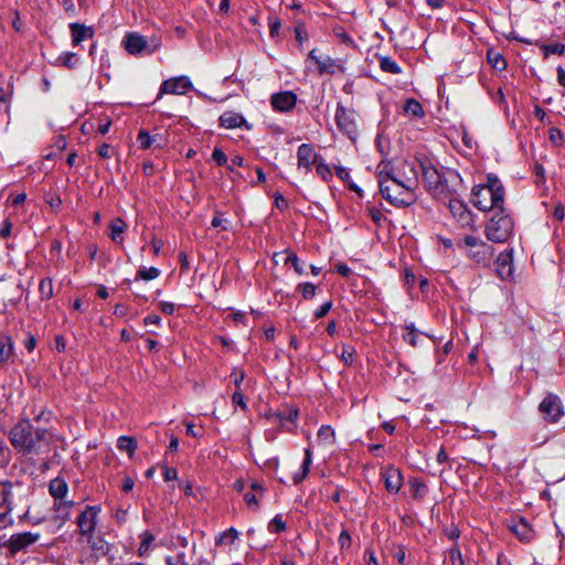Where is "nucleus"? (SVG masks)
Listing matches in <instances>:
<instances>
[{
    "label": "nucleus",
    "mask_w": 565,
    "mask_h": 565,
    "mask_svg": "<svg viewBox=\"0 0 565 565\" xmlns=\"http://www.w3.org/2000/svg\"><path fill=\"white\" fill-rule=\"evenodd\" d=\"M220 125L225 129H234L239 127H245L246 129H250V125L247 124L246 119L243 115L235 111H225L220 116Z\"/></svg>",
    "instance_id": "obj_19"
},
{
    "label": "nucleus",
    "mask_w": 565,
    "mask_h": 565,
    "mask_svg": "<svg viewBox=\"0 0 565 565\" xmlns=\"http://www.w3.org/2000/svg\"><path fill=\"white\" fill-rule=\"evenodd\" d=\"M63 64L70 68L74 67L76 54L75 53H66L63 57Z\"/></svg>",
    "instance_id": "obj_62"
},
{
    "label": "nucleus",
    "mask_w": 565,
    "mask_h": 565,
    "mask_svg": "<svg viewBox=\"0 0 565 565\" xmlns=\"http://www.w3.org/2000/svg\"><path fill=\"white\" fill-rule=\"evenodd\" d=\"M67 483L63 478H54L50 481L49 491L52 497L56 500H64L67 494Z\"/></svg>",
    "instance_id": "obj_26"
},
{
    "label": "nucleus",
    "mask_w": 565,
    "mask_h": 565,
    "mask_svg": "<svg viewBox=\"0 0 565 565\" xmlns=\"http://www.w3.org/2000/svg\"><path fill=\"white\" fill-rule=\"evenodd\" d=\"M192 88V83L186 76H178L166 79L160 87L158 99L163 94L183 95Z\"/></svg>",
    "instance_id": "obj_12"
},
{
    "label": "nucleus",
    "mask_w": 565,
    "mask_h": 565,
    "mask_svg": "<svg viewBox=\"0 0 565 565\" xmlns=\"http://www.w3.org/2000/svg\"><path fill=\"white\" fill-rule=\"evenodd\" d=\"M335 122L338 128L350 138L356 131L355 115L352 110L343 107L341 103L337 106Z\"/></svg>",
    "instance_id": "obj_13"
},
{
    "label": "nucleus",
    "mask_w": 565,
    "mask_h": 565,
    "mask_svg": "<svg viewBox=\"0 0 565 565\" xmlns=\"http://www.w3.org/2000/svg\"><path fill=\"white\" fill-rule=\"evenodd\" d=\"M9 439L15 448L29 454L38 452L33 427L29 420H20L15 424L10 430Z\"/></svg>",
    "instance_id": "obj_4"
},
{
    "label": "nucleus",
    "mask_w": 565,
    "mask_h": 565,
    "mask_svg": "<svg viewBox=\"0 0 565 565\" xmlns=\"http://www.w3.org/2000/svg\"><path fill=\"white\" fill-rule=\"evenodd\" d=\"M393 177L406 184V180L412 178L414 180V190L418 184L417 170L414 162L403 161L397 170L393 169Z\"/></svg>",
    "instance_id": "obj_20"
},
{
    "label": "nucleus",
    "mask_w": 565,
    "mask_h": 565,
    "mask_svg": "<svg viewBox=\"0 0 565 565\" xmlns=\"http://www.w3.org/2000/svg\"><path fill=\"white\" fill-rule=\"evenodd\" d=\"M463 244L470 247L469 256L476 263L487 266L493 258V248L480 238L467 235L463 238Z\"/></svg>",
    "instance_id": "obj_7"
},
{
    "label": "nucleus",
    "mask_w": 565,
    "mask_h": 565,
    "mask_svg": "<svg viewBox=\"0 0 565 565\" xmlns=\"http://www.w3.org/2000/svg\"><path fill=\"white\" fill-rule=\"evenodd\" d=\"M423 180L427 190L439 194L444 191L445 181L443 174L433 166L420 163Z\"/></svg>",
    "instance_id": "obj_11"
},
{
    "label": "nucleus",
    "mask_w": 565,
    "mask_h": 565,
    "mask_svg": "<svg viewBox=\"0 0 565 565\" xmlns=\"http://www.w3.org/2000/svg\"><path fill=\"white\" fill-rule=\"evenodd\" d=\"M286 527L285 522L279 516H275L269 523V530L271 532H281Z\"/></svg>",
    "instance_id": "obj_48"
},
{
    "label": "nucleus",
    "mask_w": 565,
    "mask_h": 565,
    "mask_svg": "<svg viewBox=\"0 0 565 565\" xmlns=\"http://www.w3.org/2000/svg\"><path fill=\"white\" fill-rule=\"evenodd\" d=\"M312 463V452L309 448L305 450V460L302 462L301 472H298L294 477L295 483H300L309 473L310 466Z\"/></svg>",
    "instance_id": "obj_29"
},
{
    "label": "nucleus",
    "mask_w": 565,
    "mask_h": 565,
    "mask_svg": "<svg viewBox=\"0 0 565 565\" xmlns=\"http://www.w3.org/2000/svg\"><path fill=\"white\" fill-rule=\"evenodd\" d=\"M514 535L522 542H530L533 539L534 532L531 525L524 520L520 519L509 525Z\"/></svg>",
    "instance_id": "obj_21"
},
{
    "label": "nucleus",
    "mask_w": 565,
    "mask_h": 565,
    "mask_svg": "<svg viewBox=\"0 0 565 565\" xmlns=\"http://www.w3.org/2000/svg\"><path fill=\"white\" fill-rule=\"evenodd\" d=\"M78 542L87 545L93 561H98L110 552V544L97 531L78 537Z\"/></svg>",
    "instance_id": "obj_9"
},
{
    "label": "nucleus",
    "mask_w": 565,
    "mask_h": 565,
    "mask_svg": "<svg viewBox=\"0 0 565 565\" xmlns=\"http://www.w3.org/2000/svg\"><path fill=\"white\" fill-rule=\"evenodd\" d=\"M244 499L250 508L257 509L258 503H257V494L256 493L247 492V493H245Z\"/></svg>",
    "instance_id": "obj_60"
},
{
    "label": "nucleus",
    "mask_w": 565,
    "mask_h": 565,
    "mask_svg": "<svg viewBox=\"0 0 565 565\" xmlns=\"http://www.w3.org/2000/svg\"><path fill=\"white\" fill-rule=\"evenodd\" d=\"M97 153L103 159H108L111 157V148L108 143H103L98 149Z\"/></svg>",
    "instance_id": "obj_57"
},
{
    "label": "nucleus",
    "mask_w": 565,
    "mask_h": 565,
    "mask_svg": "<svg viewBox=\"0 0 565 565\" xmlns=\"http://www.w3.org/2000/svg\"><path fill=\"white\" fill-rule=\"evenodd\" d=\"M70 29L72 33V42L74 45H78L81 42L94 36V30L81 23H71Z\"/></svg>",
    "instance_id": "obj_23"
},
{
    "label": "nucleus",
    "mask_w": 565,
    "mask_h": 565,
    "mask_svg": "<svg viewBox=\"0 0 565 565\" xmlns=\"http://www.w3.org/2000/svg\"><path fill=\"white\" fill-rule=\"evenodd\" d=\"M385 488L391 493H397L403 486L402 472L395 467H387L382 472Z\"/></svg>",
    "instance_id": "obj_17"
},
{
    "label": "nucleus",
    "mask_w": 565,
    "mask_h": 565,
    "mask_svg": "<svg viewBox=\"0 0 565 565\" xmlns=\"http://www.w3.org/2000/svg\"><path fill=\"white\" fill-rule=\"evenodd\" d=\"M228 221L225 218H222L218 213L213 217L212 220V226L214 227H222L223 230H227Z\"/></svg>",
    "instance_id": "obj_61"
},
{
    "label": "nucleus",
    "mask_w": 565,
    "mask_h": 565,
    "mask_svg": "<svg viewBox=\"0 0 565 565\" xmlns=\"http://www.w3.org/2000/svg\"><path fill=\"white\" fill-rule=\"evenodd\" d=\"M41 537L39 532H21L12 534L9 540L4 542V546L8 548L11 556L17 555L20 552L26 551L31 545L36 543Z\"/></svg>",
    "instance_id": "obj_10"
},
{
    "label": "nucleus",
    "mask_w": 565,
    "mask_h": 565,
    "mask_svg": "<svg viewBox=\"0 0 565 565\" xmlns=\"http://www.w3.org/2000/svg\"><path fill=\"white\" fill-rule=\"evenodd\" d=\"M514 222L503 209L497 211L486 227L487 238L494 243H504L513 232Z\"/></svg>",
    "instance_id": "obj_3"
},
{
    "label": "nucleus",
    "mask_w": 565,
    "mask_h": 565,
    "mask_svg": "<svg viewBox=\"0 0 565 565\" xmlns=\"http://www.w3.org/2000/svg\"><path fill=\"white\" fill-rule=\"evenodd\" d=\"M541 50L543 51L544 57H548L551 54L562 55L565 53V44H543L541 45Z\"/></svg>",
    "instance_id": "obj_36"
},
{
    "label": "nucleus",
    "mask_w": 565,
    "mask_h": 565,
    "mask_svg": "<svg viewBox=\"0 0 565 565\" xmlns=\"http://www.w3.org/2000/svg\"><path fill=\"white\" fill-rule=\"evenodd\" d=\"M298 168L305 169L306 172L310 171L311 166L316 164L320 159L319 154L315 151L312 146L302 143L297 151Z\"/></svg>",
    "instance_id": "obj_15"
},
{
    "label": "nucleus",
    "mask_w": 565,
    "mask_h": 565,
    "mask_svg": "<svg viewBox=\"0 0 565 565\" xmlns=\"http://www.w3.org/2000/svg\"><path fill=\"white\" fill-rule=\"evenodd\" d=\"M331 307H332V302L331 301L324 302L322 306H320L319 309L316 310L315 317L317 319L323 318L324 316H327V313L329 312Z\"/></svg>",
    "instance_id": "obj_55"
},
{
    "label": "nucleus",
    "mask_w": 565,
    "mask_h": 565,
    "mask_svg": "<svg viewBox=\"0 0 565 565\" xmlns=\"http://www.w3.org/2000/svg\"><path fill=\"white\" fill-rule=\"evenodd\" d=\"M377 178L382 196L397 207L409 206L416 201L414 180L409 178L406 184L393 177L390 162L382 161L377 166Z\"/></svg>",
    "instance_id": "obj_1"
},
{
    "label": "nucleus",
    "mask_w": 565,
    "mask_h": 565,
    "mask_svg": "<svg viewBox=\"0 0 565 565\" xmlns=\"http://www.w3.org/2000/svg\"><path fill=\"white\" fill-rule=\"evenodd\" d=\"M74 501L72 500H56L54 502V519L62 524L67 522L71 518V510L74 507Z\"/></svg>",
    "instance_id": "obj_22"
},
{
    "label": "nucleus",
    "mask_w": 565,
    "mask_h": 565,
    "mask_svg": "<svg viewBox=\"0 0 565 565\" xmlns=\"http://www.w3.org/2000/svg\"><path fill=\"white\" fill-rule=\"evenodd\" d=\"M488 60L491 63V65L499 71H502L507 67V62L504 57L498 52L489 51Z\"/></svg>",
    "instance_id": "obj_35"
},
{
    "label": "nucleus",
    "mask_w": 565,
    "mask_h": 565,
    "mask_svg": "<svg viewBox=\"0 0 565 565\" xmlns=\"http://www.w3.org/2000/svg\"><path fill=\"white\" fill-rule=\"evenodd\" d=\"M448 209L452 213V215L457 218V221L461 224V226H468L472 222L471 213L468 211L467 206L462 201L452 199L449 201Z\"/></svg>",
    "instance_id": "obj_18"
},
{
    "label": "nucleus",
    "mask_w": 565,
    "mask_h": 565,
    "mask_svg": "<svg viewBox=\"0 0 565 565\" xmlns=\"http://www.w3.org/2000/svg\"><path fill=\"white\" fill-rule=\"evenodd\" d=\"M404 110L405 113L411 114L415 117L424 116V109L422 105L415 99H408L405 103Z\"/></svg>",
    "instance_id": "obj_33"
},
{
    "label": "nucleus",
    "mask_w": 565,
    "mask_h": 565,
    "mask_svg": "<svg viewBox=\"0 0 565 565\" xmlns=\"http://www.w3.org/2000/svg\"><path fill=\"white\" fill-rule=\"evenodd\" d=\"M40 292L43 298L50 299L53 295V285L51 279H42L40 282Z\"/></svg>",
    "instance_id": "obj_43"
},
{
    "label": "nucleus",
    "mask_w": 565,
    "mask_h": 565,
    "mask_svg": "<svg viewBox=\"0 0 565 565\" xmlns=\"http://www.w3.org/2000/svg\"><path fill=\"white\" fill-rule=\"evenodd\" d=\"M159 275H160V270L156 267H149V268L142 267L137 271L136 278L142 279V280H152V279L158 278Z\"/></svg>",
    "instance_id": "obj_34"
},
{
    "label": "nucleus",
    "mask_w": 565,
    "mask_h": 565,
    "mask_svg": "<svg viewBox=\"0 0 565 565\" xmlns=\"http://www.w3.org/2000/svg\"><path fill=\"white\" fill-rule=\"evenodd\" d=\"M160 309L166 315H173L175 311V305L170 301H161L160 302Z\"/></svg>",
    "instance_id": "obj_58"
},
{
    "label": "nucleus",
    "mask_w": 565,
    "mask_h": 565,
    "mask_svg": "<svg viewBox=\"0 0 565 565\" xmlns=\"http://www.w3.org/2000/svg\"><path fill=\"white\" fill-rule=\"evenodd\" d=\"M231 377L234 381L236 390H239L241 388V384H242V382L244 381V377H245L244 372L242 370L235 367V369H233V371L231 373Z\"/></svg>",
    "instance_id": "obj_49"
},
{
    "label": "nucleus",
    "mask_w": 565,
    "mask_h": 565,
    "mask_svg": "<svg viewBox=\"0 0 565 565\" xmlns=\"http://www.w3.org/2000/svg\"><path fill=\"white\" fill-rule=\"evenodd\" d=\"M34 434V438L36 440V447H38V450L40 449V443L41 441H45V443H49L50 441V438H51V433L46 429H36L35 431H33Z\"/></svg>",
    "instance_id": "obj_46"
},
{
    "label": "nucleus",
    "mask_w": 565,
    "mask_h": 565,
    "mask_svg": "<svg viewBox=\"0 0 565 565\" xmlns=\"http://www.w3.org/2000/svg\"><path fill=\"white\" fill-rule=\"evenodd\" d=\"M238 536V533L235 529H230L227 531H225L222 536L220 537V540L217 541V544H221L224 540H230L231 542H234Z\"/></svg>",
    "instance_id": "obj_53"
},
{
    "label": "nucleus",
    "mask_w": 565,
    "mask_h": 565,
    "mask_svg": "<svg viewBox=\"0 0 565 565\" xmlns=\"http://www.w3.org/2000/svg\"><path fill=\"white\" fill-rule=\"evenodd\" d=\"M167 565H188L185 562V555L183 552L178 553L175 556L166 557Z\"/></svg>",
    "instance_id": "obj_47"
},
{
    "label": "nucleus",
    "mask_w": 565,
    "mask_h": 565,
    "mask_svg": "<svg viewBox=\"0 0 565 565\" xmlns=\"http://www.w3.org/2000/svg\"><path fill=\"white\" fill-rule=\"evenodd\" d=\"M178 478V471L174 468L166 467L163 471L164 481H172Z\"/></svg>",
    "instance_id": "obj_59"
},
{
    "label": "nucleus",
    "mask_w": 565,
    "mask_h": 565,
    "mask_svg": "<svg viewBox=\"0 0 565 565\" xmlns=\"http://www.w3.org/2000/svg\"><path fill=\"white\" fill-rule=\"evenodd\" d=\"M232 402L234 405L242 407L243 409H246V404L244 402V395L241 392V390H236L232 396Z\"/></svg>",
    "instance_id": "obj_52"
},
{
    "label": "nucleus",
    "mask_w": 565,
    "mask_h": 565,
    "mask_svg": "<svg viewBox=\"0 0 565 565\" xmlns=\"http://www.w3.org/2000/svg\"><path fill=\"white\" fill-rule=\"evenodd\" d=\"M318 440L321 445L332 446L335 444V431L330 426H321L318 430Z\"/></svg>",
    "instance_id": "obj_28"
},
{
    "label": "nucleus",
    "mask_w": 565,
    "mask_h": 565,
    "mask_svg": "<svg viewBox=\"0 0 565 565\" xmlns=\"http://www.w3.org/2000/svg\"><path fill=\"white\" fill-rule=\"evenodd\" d=\"M126 227L127 225L124 220H121L120 217L114 218L109 224L110 238L115 243H122V233L126 231Z\"/></svg>",
    "instance_id": "obj_27"
},
{
    "label": "nucleus",
    "mask_w": 565,
    "mask_h": 565,
    "mask_svg": "<svg viewBox=\"0 0 565 565\" xmlns=\"http://www.w3.org/2000/svg\"><path fill=\"white\" fill-rule=\"evenodd\" d=\"M102 509L99 505H86L76 518L77 534L82 537L97 531L98 516Z\"/></svg>",
    "instance_id": "obj_8"
},
{
    "label": "nucleus",
    "mask_w": 565,
    "mask_h": 565,
    "mask_svg": "<svg viewBox=\"0 0 565 565\" xmlns=\"http://www.w3.org/2000/svg\"><path fill=\"white\" fill-rule=\"evenodd\" d=\"M139 539H140V543H139V547L137 551L138 556L146 557L154 548L156 537L151 532L145 531L139 535Z\"/></svg>",
    "instance_id": "obj_25"
},
{
    "label": "nucleus",
    "mask_w": 565,
    "mask_h": 565,
    "mask_svg": "<svg viewBox=\"0 0 565 565\" xmlns=\"http://www.w3.org/2000/svg\"><path fill=\"white\" fill-rule=\"evenodd\" d=\"M137 140L141 149H149L156 142V138L145 130L139 131Z\"/></svg>",
    "instance_id": "obj_37"
},
{
    "label": "nucleus",
    "mask_w": 565,
    "mask_h": 565,
    "mask_svg": "<svg viewBox=\"0 0 565 565\" xmlns=\"http://www.w3.org/2000/svg\"><path fill=\"white\" fill-rule=\"evenodd\" d=\"M179 260L181 264V270L184 273L188 271L190 268V263H189L188 257L184 252L179 253Z\"/></svg>",
    "instance_id": "obj_64"
},
{
    "label": "nucleus",
    "mask_w": 565,
    "mask_h": 565,
    "mask_svg": "<svg viewBox=\"0 0 565 565\" xmlns=\"http://www.w3.org/2000/svg\"><path fill=\"white\" fill-rule=\"evenodd\" d=\"M297 102V96L292 92H281L274 94L270 99V104L275 110L289 111L291 110Z\"/></svg>",
    "instance_id": "obj_16"
},
{
    "label": "nucleus",
    "mask_w": 565,
    "mask_h": 565,
    "mask_svg": "<svg viewBox=\"0 0 565 565\" xmlns=\"http://www.w3.org/2000/svg\"><path fill=\"white\" fill-rule=\"evenodd\" d=\"M298 289L305 299H311L316 295V286L311 282L300 284L298 285Z\"/></svg>",
    "instance_id": "obj_42"
},
{
    "label": "nucleus",
    "mask_w": 565,
    "mask_h": 565,
    "mask_svg": "<svg viewBox=\"0 0 565 565\" xmlns=\"http://www.w3.org/2000/svg\"><path fill=\"white\" fill-rule=\"evenodd\" d=\"M316 171L324 181H329L332 178L330 167L321 158L316 163Z\"/></svg>",
    "instance_id": "obj_38"
},
{
    "label": "nucleus",
    "mask_w": 565,
    "mask_h": 565,
    "mask_svg": "<svg viewBox=\"0 0 565 565\" xmlns=\"http://www.w3.org/2000/svg\"><path fill=\"white\" fill-rule=\"evenodd\" d=\"M285 264L286 265H291L294 267V269L299 274H303L305 273V269H303V266L300 264L299 262V258L297 257V255L292 252L288 253L286 259H285Z\"/></svg>",
    "instance_id": "obj_40"
},
{
    "label": "nucleus",
    "mask_w": 565,
    "mask_h": 565,
    "mask_svg": "<svg viewBox=\"0 0 565 565\" xmlns=\"http://www.w3.org/2000/svg\"><path fill=\"white\" fill-rule=\"evenodd\" d=\"M117 447L121 451H126L131 457L137 449V441L132 437L121 436L117 440Z\"/></svg>",
    "instance_id": "obj_30"
},
{
    "label": "nucleus",
    "mask_w": 565,
    "mask_h": 565,
    "mask_svg": "<svg viewBox=\"0 0 565 565\" xmlns=\"http://www.w3.org/2000/svg\"><path fill=\"white\" fill-rule=\"evenodd\" d=\"M540 412L544 415L545 419L554 423L563 415L561 401L555 395H547L540 404Z\"/></svg>",
    "instance_id": "obj_14"
},
{
    "label": "nucleus",
    "mask_w": 565,
    "mask_h": 565,
    "mask_svg": "<svg viewBox=\"0 0 565 565\" xmlns=\"http://www.w3.org/2000/svg\"><path fill=\"white\" fill-rule=\"evenodd\" d=\"M472 203L480 211H492L503 209L504 190L494 175H488V183L476 185L472 189Z\"/></svg>",
    "instance_id": "obj_2"
},
{
    "label": "nucleus",
    "mask_w": 565,
    "mask_h": 565,
    "mask_svg": "<svg viewBox=\"0 0 565 565\" xmlns=\"http://www.w3.org/2000/svg\"><path fill=\"white\" fill-rule=\"evenodd\" d=\"M369 215L372 218V221L377 225H380L381 222L384 220L383 213L375 207L369 209Z\"/></svg>",
    "instance_id": "obj_54"
},
{
    "label": "nucleus",
    "mask_w": 565,
    "mask_h": 565,
    "mask_svg": "<svg viewBox=\"0 0 565 565\" xmlns=\"http://www.w3.org/2000/svg\"><path fill=\"white\" fill-rule=\"evenodd\" d=\"M317 66L320 74H334L337 72H343L341 63L330 56H323L317 60Z\"/></svg>",
    "instance_id": "obj_24"
},
{
    "label": "nucleus",
    "mask_w": 565,
    "mask_h": 565,
    "mask_svg": "<svg viewBox=\"0 0 565 565\" xmlns=\"http://www.w3.org/2000/svg\"><path fill=\"white\" fill-rule=\"evenodd\" d=\"M449 561L451 565H465L461 552L456 546L449 550Z\"/></svg>",
    "instance_id": "obj_45"
},
{
    "label": "nucleus",
    "mask_w": 565,
    "mask_h": 565,
    "mask_svg": "<svg viewBox=\"0 0 565 565\" xmlns=\"http://www.w3.org/2000/svg\"><path fill=\"white\" fill-rule=\"evenodd\" d=\"M550 139L555 143V145H562L563 141H564V136H563V132L557 129V128H552L550 130Z\"/></svg>",
    "instance_id": "obj_51"
},
{
    "label": "nucleus",
    "mask_w": 565,
    "mask_h": 565,
    "mask_svg": "<svg viewBox=\"0 0 565 565\" xmlns=\"http://www.w3.org/2000/svg\"><path fill=\"white\" fill-rule=\"evenodd\" d=\"M355 350L350 345H343L341 352V360L347 364L351 365L353 363Z\"/></svg>",
    "instance_id": "obj_44"
},
{
    "label": "nucleus",
    "mask_w": 565,
    "mask_h": 565,
    "mask_svg": "<svg viewBox=\"0 0 565 565\" xmlns=\"http://www.w3.org/2000/svg\"><path fill=\"white\" fill-rule=\"evenodd\" d=\"M380 67L383 72L391 74H399L401 67L398 64L388 56H382L380 58Z\"/></svg>",
    "instance_id": "obj_31"
},
{
    "label": "nucleus",
    "mask_w": 565,
    "mask_h": 565,
    "mask_svg": "<svg viewBox=\"0 0 565 565\" xmlns=\"http://www.w3.org/2000/svg\"><path fill=\"white\" fill-rule=\"evenodd\" d=\"M335 174L344 182L350 179V173L344 167H335Z\"/></svg>",
    "instance_id": "obj_63"
},
{
    "label": "nucleus",
    "mask_w": 565,
    "mask_h": 565,
    "mask_svg": "<svg viewBox=\"0 0 565 565\" xmlns=\"http://www.w3.org/2000/svg\"><path fill=\"white\" fill-rule=\"evenodd\" d=\"M124 44L125 49L130 54H151L159 50L161 46V40L158 36H151L150 40H147L139 33L131 32L125 36Z\"/></svg>",
    "instance_id": "obj_5"
},
{
    "label": "nucleus",
    "mask_w": 565,
    "mask_h": 565,
    "mask_svg": "<svg viewBox=\"0 0 565 565\" xmlns=\"http://www.w3.org/2000/svg\"><path fill=\"white\" fill-rule=\"evenodd\" d=\"M12 355V343L9 338L0 339V363H6Z\"/></svg>",
    "instance_id": "obj_32"
},
{
    "label": "nucleus",
    "mask_w": 565,
    "mask_h": 565,
    "mask_svg": "<svg viewBox=\"0 0 565 565\" xmlns=\"http://www.w3.org/2000/svg\"><path fill=\"white\" fill-rule=\"evenodd\" d=\"M3 512L0 513V531L6 530L13 525L14 521L10 515L12 510H8V508H2Z\"/></svg>",
    "instance_id": "obj_39"
},
{
    "label": "nucleus",
    "mask_w": 565,
    "mask_h": 565,
    "mask_svg": "<svg viewBox=\"0 0 565 565\" xmlns=\"http://www.w3.org/2000/svg\"><path fill=\"white\" fill-rule=\"evenodd\" d=\"M212 158L218 166H224L227 162L226 154L218 148L213 150Z\"/></svg>",
    "instance_id": "obj_50"
},
{
    "label": "nucleus",
    "mask_w": 565,
    "mask_h": 565,
    "mask_svg": "<svg viewBox=\"0 0 565 565\" xmlns=\"http://www.w3.org/2000/svg\"><path fill=\"white\" fill-rule=\"evenodd\" d=\"M1 487L0 508H8V510H13L14 502L17 500L23 501L30 495V488L20 481H4L2 482Z\"/></svg>",
    "instance_id": "obj_6"
},
{
    "label": "nucleus",
    "mask_w": 565,
    "mask_h": 565,
    "mask_svg": "<svg viewBox=\"0 0 565 565\" xmlns=\"http://www.w3.org/2000/svg\"><path fill=\"white\" fill-rule=\"evenodd\" d=\"M339 544L341 548H347L351 545V536L345 530H343L339 535Z\"/></svg>",
    "instance_id": "obj_56"
},
{
    "label": "nucleus",
    "mask_w": 565,
    "mask_h": 565,
    "mask_svg": "<svg viewBox=\"0 0 565 565\" xmlns=\"http://www.w3.org/2000/svg\"><path fill=\"white\" fill-rule=\"evenodd\" d=\"M403 339L412 347H417V331L414 324H409L406 327V332L403 334Z\"/></svg>",
    "instance_id": "obj_41"
}]
</instances>
